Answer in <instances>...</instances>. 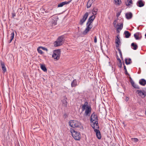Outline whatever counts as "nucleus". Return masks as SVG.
Returning a JSON list of instances; mask_svg holds the SVG:
<instances>
[{
  "instance_id": "1a4fd4ad",
  "label": "nucleus",
  "mask_w": 146,
  "mask_h": 146,
  "mask_svg": "<svg viewBox=\"0 0 146 146\" xmlns=\"http://www.w3.org/2000/svg\"><path fill=\"white\" fill-rule=\"evenodd\" d=\"M95 17V16L94 15H92L90 16L88 19V21L87 23V25L88 24H92Z\"/></svg>"
},
{
  "instance_id": "c03bdc74",
  "label": "nucleus",
  "mask_w": 146,
  "mask_h": 146,
  "mask_svg": "<svg viewBox=\"0 0 146 146\" xmlns=\"http://www.w3.org/2000/svg\"><path fill=\"white\" fill-rule=\"evenodd\" d=\"M12 17L13 18H14V17L16 15V14L14 12H12Z\"/></svg>"
},
{
  "instance_id": "4be33fe9",
  "label": "nucleus",
  "mask_w": 146,
  "mask_h": 146,
  "mask_svg": "<svg viewBox=\"0 0 146 146\" xmlns=\"http://www.w3.org/2000/svg\"><path fill=\"white\" fill-rule=\"evenodd\" d=\"M125 63L126 65L130 64L132 63V61L130 58H129L128 59L126 58L125 60Z\"/></svg>"
},
{
  "instance_id": "bf43d9fd",
  "label": "nucleus",
  "mask_w": 146,
  "mask_h": 146,
  "mask_svg": "<svg viewBox=\"0 0 146 146\" xmlns=\"http://www.w3.org/2000/svg\"><path fill=\"white\" fill-rule=\"evenodd\" d=\"M45 12L46 13H48L49 12V11H47V10H46V11H45Z\"/></svg>"
},
{
  "instance_id": "58836bf2",
  "label": "nucleus",
  "mask_w": 146,
  "mask_h": 146,
  "mask_svg": "<svg viewBox=\"0 0 146 146\" xmlns=\"http://www.w3.org/2000/svg\"><path fill=\"white\" fill-rule=\"evenodd\" d=\"M117 49L118 50L119 52L120 56H122V55L121 50L119 48H117Z\"/></svg>"
},
{
  "instance_id": "864d4df0",
  "label": "nucleus",
  "mask_w": 146,
  "mask_h": 146,
  "mask_svg": "<svg viewBox=\"0 0 146 146\" xmlns=\"http://www.w3.org/2000/svg\"><path fill=\"white\" fill-rule=\"evenodd\" d=\"M129 80H130V82L131 81H133V80L132 79V78H131V77H130L129 78Z\"/></svg>"
},
{
  "instance_id": "0e129e2a",
  "label": "nucleus",
  "mask_w": 146,
  "mask_h": 146,
  "mask_svg": "<svg viewBox=\"0 0 146 146\" xmlns=\"http://www.w3.org/2000/svg\"><path fill=\"white\" fill-rule=\"evenodd\" d=\"M82 129H84V128H83V127L82 126Z\"/></svg>"
},
{
  "instance_id": "de8ad7c7",
  "label": "nucleus",
  "mask_w": 146,
  "mask_h": 146,
  "mask_svg": "<svg viewBox=\"0 0 146 146\" xmlns=\"http://www.w3.org/2000/svg\"><path fill=\"white\" fill-rule=\"evenodd\" d=\"M123 65L124 68V70H127L126 67L125 66V65L124 63L123 62Z\"/></svg>"
},
{
  "instance_id": "6e6552de",
  "label": "nucleus",
  "mask_w": 146,
  "mask_h": 146,
  "mask_svg": "<svg viewBox=\"0 0 146 146\" xmlns=\"http://www.w3.org/2000/svg\"><path fill=\"white\" fill-rule=\"evenodd\" d=\"M72 0H70L68 1H64L58 4L57 5L58 7H62L64 5H67L70 3Z\"/></svg>"
},
{
  "instance_id": "4d7b16f0",
  "label": "nucleus",
  "mask_w": 146,
  "mask_h": 146,
  "mask_svg": "<svg viewBox=\"0 0 146 146\" xmlns=\"http://www.w3.org/2000/svg\"><path fill=\"white\" fill-rule=\"evenodd\" d=\"M120 56V57L121 58V59L122 60H123V57L122 56H122Z\"/></svg>"
},
{
  "instance_id": "c85d7f7f",
  "label": "nucleus",
  "mask_w": 146,
  "mask_h": 146,
  "mask_svg": "<svg viewBox=\"0 0 146 146\" xmlns=\"http://www.w3.org/2000/svg\"><path fill=\"white\" fill-rule=\"evenodd\" d=\"M94 125H95V124H96V128H97V129H98L99 130V124L98 123V120L95 121V122H94Z\"/></svg>"
},
{
  "instance_id": "412c9836",
  "label": "nucleus",
  "mask_w": 146,
  "mask_h": 146,
  "mask_svg": "<svg viewBox=\"0 0 146 146\" xmlns=\"http://www.w3.org/2000/svg\"><path fill=\"white\" fill-rule=\"evenodd\" d=\"M58 17H56L54 18L53 19H52L51 21L52 24L54 25H56L57 24V21H58Z\"/></svg>"
},
{
  "instance_id": "dca6fc26",
  "label": "nucleus",
  "mask_w": 146,
  "mask_h": 146,
  "mask_svg": "<svg viewBox=\"0 0 146 146\" xmlns=\"http://www.w3.org/2000/svg\"><path fill=\"white\" fill-rule=\"evenodd\" d=\"M139 84L142 86H145L146 84V80L144 79H141L139 81Z\"/></svg>"
},
{
  "instance_id": "39448f33",
  "label": "nucleus",
  "mask_w": 146,
  "mask_h": 146,
  "mask_svg": "<svg viewBox=\"0 0 146 146\" xmlns=\"http://www.w3.org/2000/svg\"><path fill=\"white\" fill-rule=\"evenodd\" d=\"M87 27L84 31L83 32V34L84 35H85L88 33L90 30L92 28L93 26L92 24H88L87 25V23L86 24Z\"/></svg>"
},
{
  "instance_id": "a19ab883",
  "label": "nucleus",
  "mask_w": 146,
  "mask_h": 146,
  "mask_svg": "<svg viewBox=\"0 0 146 146\" xmlns=\"http://www.w3.org/2000/svg\"><path fill=\"white\" fill-rule=\"evenodd\" d=\"M116 58L117 60L119 62H120L121 61L120 59L119 58V57L117 55H116Z\"/></svg>"
},
{
  "instance_id": "ea45409f",
  "label": "nucleus",
  "mask_w": 146,
  "mask_h": 146,
  "mask_svg": "<svg viewBox=\"0 0 146 146\" xmlns=\"http://www.w3.org/2000/svg\"><path fill=\"white\" fill-rule=\"evenodd\" d=\"M121 12V11L119 12H118L117 13L116 15V17H118L119 16V15H120Z\"/></svg>"
},
{
  "instance_id": "49530a36",
  "label": "nucleus",
  "mask_w": 146,
  "mask_h": 146,
  "mask_svg": "<svg viewBox=\"0 0 146 146\" xmlns=\"http://www.w3.org/2000/svg\"><path fill=\"white\" fill-rule=\"evenodd\" d=\"M97 42V37L96 36H94V42L95 43H96Z\"/></svg>"
},
{
  "instance_id": "20e7f679",
  "label": "nucleus",
  "mask_w": 146,
  "mask_h": 146,
  "mask_svg": "<svg viewBox=\"0 0 146 146\" xmlns=\"http://www.w3.org/2000/svg\"><path fill=\"white\" fill-rule=\"evenodd\" d=\"M63 39V36H60L58 37L57 41H55L54 42L56 43L54 44L55 46H58L62 45V42Z\"/></svg>"
},
{
  "instance_id": "2eb2a0df",
  "label": "nucleus",
  "mask_w": 146,
  "mask_h": 146,
  "mask_svg": "<svg viewBox=\"0 0 146 146\" xmlns=\"http://www.w3.org/2000/svg\"><path fill=\"white\" fill-rule=\"evenodd\" d=\"M1 65V68L3 71V72L5 73L6 71V69L4 63L2 61H0Z\"/></svg>"
},
{
  "instance_id": "72a5a7b5",
  "label": "nucleus",
  "mask_w": 146,
  "mask_h": 146,
  "mask_svg": "<svg viewBox=\"0 0 146 146\" xmlns=\"http://www.w3.org/2000/svg\"><path fill=\"white\" fill-rule=\"evenodd\" d=\"M132 141L135 142H137L139 141L138 139L136 138H131Z\"/></svg>"
},
{
  "instance_id": "393cba45",
  "label": "nucleus",
  "mask_w": 146,
  "mask_h": 146,
  "mask_svg": "<svg viewBox=\"0 0 146 146\" xmlns=\"http://www.w3.org/2000/svg\"><path fill=\"white\" fill-rule=\"evenodd\" d=\"M98 9L97 8H94L92 10V14L93 15H96L97 13Z\"/></svg>"
},
{
  "instance_id": "bb28decb",
  "label": "nucleus",
  "mask_w": 146,
  "mask_h": 146,
  "mask_svg": "<svg viewBox=\"0 0 146 146\" xmlns=\"http://www.w3.org/2000/svg\"><path fill=\"white\" fill-rule=\"evenodd\" d=\"M117 29L119 30H121L123 27V23H121V24L120 25H119L118 24H117Z\"/></svg>"
},
{
  "instance_id": "473e14b6",
  "label": "nucleus",
  "mask_w": 146,
  "mask_h": 146,
  "mask_svg": "<svg viewBox=\"0 0 146 146\" xmlns=\"http://www.w3.org/2000/svg\"><path fill=\"white\" fill-rule=\"evenodd\" d=\"M116 38L115 39V43H118L119 41H120L119 37V35H118L116 37Z\"/></svg>"
},
{
  "instance_id": "ddd939ff",
  "label": "nucleus",
  "mask_w": 146,
  "mask_h": 146,
  "mask_svg": "<svg viewBox=\"0 0 146 146\" xmlns=\"http://www.w3.org/2000/svg\"><path fill=\"white\" fill-rule=\"evenodd\" d=\"M64 99L62 100V102L63 105L65 107H66L67 106V102L66 101L67 98L66 96H64Z\"/></svg>"
},
{
  "instance_id": "052dcab7",
  "label": "nucleus",
  "mask_w": 146,
  "mask_h": 146,
  "mask_svg": "<svg viewBox=\"0 0 146 146\" xmlns=\"http://www.w3.org/2000/svg\"><path fill=\"white\" fill-rule=\"evenodd\" d=\"M114 26L115 28H116L117 27V25L116 24L115 25H114Z\"/></svg>"
},
{
  "instance_id": "680f3d73",
  "label": "nucleus",
  "mask_w": 146,
  "mask_h": 146,
  "mask_svg": "<svg viewBox=\"0 0 146 146\" xmlns=\"http://www.w3.org/2000/svg\"><path fill=\"white\" fill-rule=\"evenodd\" d=\"M96 0H91V1H92V2H93L95 1Z\"/></svg>"
},
{
  "instance_id": "0eeeda50",
  "label": "nucleus",
  "mask_w": 146,
  "mask_h": 146,
  "mask_svg": "<svg viewBox=\"0 0 146 146\" xmlns=\"http://www.w3.org/2000/svg\"><path fill=\"white\" fill-rule=\"evenodd\" d=\"M89 15L88 12H86L83 16L82 18L80 19L79 24L81 25H82L83 23L86 20Z\"/></svg>"
},
{
  "instance_id": "9b49d317",
  "label": "nucleus",
  "mask_w": 146,
  "mask_h": 146,
  "mask_svg": "<svg viewBox=\"0 0 146 146\" xmlns=\"http://www.w3.org/2000/svg\"><path fill=\"white\" fill-rule=\"evenodd\" d=\"M53 53L56 54L57 55L56 56H57V57H56V58L60 57L61 53L60 50V49L55 50H54Z\"/></svg>"
},
{
  "instance_id": "cd10ccee",
  "label": "nucleus",
  "mask_w": 146,
  "mask_h": 146,
  "mask_svg": "<svg viewBox=\"0 0 146 146\" xmlns=\"http://www.w3.org/2000/svg\"><path fill=\"white\" fill-rule=\"evenodd\" d=\"M139 33H137L134 35V36L136 40H139L141 39L138 36Z\"/></svg>"
},
{
  "instance_id": "09e8293b",
  "label": "nucleus",
  "mask_w": 146,
  "mask_h": 146,
  "mask_svg": "<svg viewBox=\"0 0 146 146\" xmlns=\"http://www.w3.org/2000/svg\"><path fill=\"white\" fill-rule=\"evenodd\" d=\"M116 44V47L117 48H118L119 46L120 45V44H118V43H115Z\"/></svg>"
},
{
  "instance_id": "a18cd8bd",
  "label": "nucleus",
  "mask_w": 146,
  "mask_h": 146,
  "mask_svg": "<svg viewBox=\"0 0 146 146\" xmlns=\"http://www.w3.org/2000/svg\"><path fill=\"white\" fill-rule=\"evenodd\" d=\"M125 73L126 75L130 76L129 74L127 72V70H125Z\"/></svg>"
},
{
  "instance_id": "338daca9",
  "label": "nucleus",
  "mask_w": 146,
  "mask_h": 146,
  "mask_svg": "<svg viewBox=\"0 0 146 146\" xmlns=\"http://www.w3.org/2000/svg\"><path fill=\"white\" fill-rule=\"evenodd\" d=\"M15 31V32L17 34V32H16Z\"/></svg>"
},
{
  "instance_id": "7c9ffc66",
  "label": "nucleus",
  "mask_w": 146,
  "mask_h": 146,
  "mask_svg": "<svg viewBox=\"0 0 146 146\" xmlns=\"http://www.w3.org/2000/svg\"><path fill=\"white\" fill-rule=\"evenodd\" d=\"M57 55L56 54H54V53H53V54L52 55V58H54L55 59H56V60H58L59 59L60 57H59L58 58H56V57Z\"/></svg>"
},
{
  "instance_id": "3c124183",
  "label": "nucleus",
  "mask_w": 146,
  "mask_h": 146,
  "mask_svg": "<svg viewBox=\"0 0 146 146\" xmlns=\"http://www.w3.org/2000/svg\"><path fill=\"white\" fill-rule=\"evenodd\" d=\"M117 21V20H114V21L113 22L114 25H115L116 24Z\"/></svg>"
},
{
  "instance_id": "774afa93",
  "label": "nucleus",
  "mask_w": 146,
  "mask_h": 146,
  "mask_svg": "<svg viewBox=\"0 0 146 146\" xmlns=\"http://www.w3.org/2000/svg\"><path fill=\"white\" fill-rule=\"evenodd\" d=\"M139 116H141V115H139Z\"/></svg>"
},
{
  "instance_id": "f03ea898",
  "label": "nucleus",
  "mask_w": 146,
  "mask_h": 146,
  "mask_svg": "<svg viewBox=\"0 0 146 146\" xmlns=\"http://www.w3.org/2000/svg\"><path fill=\"white\" fill-rule=\"evenodd\" d=\"M70 133L74 138L76 140H80V132H78L75 131L73 128H70Z\"/></svg>"
},
{
  "instance_id": "c756f323",
  "label": "nucleus",
  "mask_w": 146,
  "mask_h": 146,
  "mask_svg": "<svg viewBox=\"0 0 146 146\" xmlns=\"http://www.w3.org/2000/svg\"><path fill=\"white\" fill-rule=\"evenodd\" d=\"M132 86L134 87V88L137 89H140V88L139 87L136 85L134 82L132 84H131Z\"/></svg>"
},
{
  "instance_id": "4468645a",
  "label": "nucleus",
  "mask_w": 146,
  "mask_h": 146,
  "mask_svg": "<svg viewBox=\"0 0 146 146\" xmlns=\"http://www.w3.org/2000/svg\"><path fill=\"white\" fill-rule=\"evenodd\" d=\"M137 5L139 7H142L145 5V3L142 0H139L137 3Z\"/></svg>"
},
{
  "instance_id": "5fc2aeb1",
  "label": "nucleus",
  "mask_w": 146,
  "mask_h": 146,
  "mask_svg": "<svg viewBox=\"0 0 146 146\" xmlns=\"http://www.w3.org/2000/svg\"><path fill=\"white\" fill-rule=\"evenodd\" d=\"M13 40V39H12L11 38L10 40L9 41V43H11V41H12Z\"/></svg>"
},
{
  "instance_id": "b1692460",
  "label": "nucleus",
  "mask_w": 146,
  "mask_h": 146,
  "mask_svg": "<svg viewBox=\"0 0 146 146\" xmlns=\"http://www.w3.org/2000/svg\"><path fill=\"white\" fill-rule=\"evenodd\" d=\"M125 3L126 5L128 6L133 4V2L132 0H127V2Z\"/></svg>"
},
{
  "instance_id": "13d9d810",
  "label": "nucleus",
  "mask_w": 146,
  "mask_h": 146,
  "mask_svg": "<svg viewBox=\"0 0 146 146\" xmlns=\"http://www.w3.org/2000/svg\"><path fill=\"white\" fill-rule=\"evenodd\" d=\"M119 29H117V33H119Z\"/></svg>"
},
{
  "instance_id": "e2e57ef3",
  "label": "nucleus",
  "mask_w": 146,
  "mask_h": 146,
  "mask_svg": "<svg viewBox=\"0 0 146 146\" xmlns=\"http://www.w3.org/2000/svg\"><path fill=\"white\" fill-rule=\"evenodd\" d=\"M118 43L119 44H120L121 43V41H120H120H119L118 42Z\"/></svg>"
},
{
  "instance_id": "69168bd1",
  "label": "nucleus",
  "mask_w": 146,
  "mask_h": 146,
  "mask_svg": "<svg viewBox=\"0 0 146 146\" xmlns=\"http://www.w3.org/2000/svg\"><path fill=\"white\" fill-rule=\"evenodd\" d=\"M145 115H146V111H145Z\"/></svg>"
},
{
  "instance_id": "6e6d98bb",
  "label": "nucleus",
  "mask_w": 146,
  "mask_h": 146,
  "mask_svg": "<svg viewBox=\"0 0 146 146\" xmlns=\"http://www.w3.org/2000/svg\"><path fill=\"white\" fill-rule=\"evenodd\" d=\"M134 82L133 81L130 82V83L131 84H133Z\"/></svg>"
},
{
  "instance_id": "423d86ee",
  "label": "nucleus",
  "mask_w": 146,
  "mask_h": 146,
  "mask_svg": "<svg viewBox=\"0 0 146 146\" xmlns=\"http://www.w3.org/2000/svg\"><path fill=\"white\" fill-rule=\"evenodd\" d=\"M90 120L91 123L94 121H95L98 120V117L94 112L92 113L90 116Z\"/></svg>"
},
{
  "instance_id": "f8f14e48",
  "label": "nucleus",
  "mask_w": 146,
  "mask_h": 146,
  "mask_svg": "<svg viewBox=\"0 0 146 146\" xmlns=\"http://www.w3.org/2000/svg\"><path fill=\"white\" fill-rule=\"evenodd\" d=\"M94 132L96 133L97 138L100 139L101 138V135L100 131L98 129H95Z\"/></svg>"
},
{
  "instance_id": "f3484780",
  "label": "nucleus",
  "mask_w": 146,
  "mask_h": 146,
  "mask_svg": "<svg viewBox=\"0 0 146 146\" xmlns=\"http://www.w3.org/2000/svg\"><path fill=\"white\" fill-rule=\"evenodd\" d=\"M126 18L127 19H131L133 16V14L131 12L127 13L125 15Z\"/></svg>"
},
{
  "instance_id": "c9c22d12",
  "label": "nucleus",
  "mask_w": 146,
  "mask_h": 146,
  "mask_svg": "<svg viewBox=\"0 0 146 146\" xmlns=\"http://www.w3.org/2000/svg\"><path fill=\"white\" fill-rule=\"evenodd\" d=\"M91 124V126L92 128L94 129V131L95 129H98L97 128H95V126L94 125V122H92Z\"/></svg>"
},
{
  "instance_id": "f257e3e1",
  "label": "nucleus",
  "mask_w": 146,
  "mask_h": 146,
  "mask_svg": "<svg viewBox=\"0 0 146 146\" xmlns=\"http://www.w3.org/2000/svg\"><path fill=\"white\" fill-rule=\"evenodd\" d=\"M82 111L85 110L84 114V116H90L92 108L89 105L87 101L85 102L84 104L82 106Z\"/></svg>"
},
{
  "instance_id": "6ab92c4d",
  "label": "nucleus",
  "mask_w": 146,
  "mask_h": 146,
  "mask_svg": "<svg viewBox=\"0 0 146 146\" xmlns=\"http://www.w3.org/2000/svg\"><path fill=\"white\" fill-rule=\"evenodd\" d=\"M132 48L134 50H136L138 48L137 44L134 42L132 43L131 44Z\"/></svg>"
},
{
  "instance_id": "2f4dec72",
  "label": "nucleus",
  "mask_w": 146,
  "mask_h": 146,
  "mask_svg": "<svg viewBox=\"0 0 146 146\" xmlns=\"http://www.w3.org/2000/svg\"><path fill=\"white\" fill-rule=\"evenodd\" d=\"M115 4L118 5H120L121 3V0H114Z\"/></svg>"
},
{
  "instance_id": "e433bc0d",
  "label": "nucleus",
  "mask_w": 146,
  "mask_h": 146,
  "mask_svg": "<svg viewBox=\"0 0 146 146\" xmlns=\"http://www.w3.org/2000/svg\"><path fill=\"white\" fill-rule=\"evenodd\" d=\"M11 36L10 37L12 39H13L14 37V33L13 31L11 33Z\"/></svg>"
},
{
  "instance_id": "a878e982",
  "label": "nucleus",
  "mask_w": 146,
  "mask_h": 146,
  "mask_svg": "<svg viewBox=\"0 0 146 146\" xmlns=\"http://www.w3.org/2000/svg\"><path fill=\"white\" fill-rule=\"evenodd\" d=\"M91 1V0H89L88 1L87 3V8H89L91 6V5L92 4V3H93V2Z\"/></svg>"
},
{
  "instance_id": "5701e85b",
  "label": "nucleus",
  "mask_w": 146,
  "mask_h": 146,
  "mask_svg": "<svg viewBox=\"0 0 146 146\" xmlns=\"http://www.w3.org/2000/svg\"><path fill=\"white\" fill-rule=\"evenodd\" d=\"M72 87H75L77 85V81L76 79H75L72 81L71 84Z\"/></svg>"
},
{
  "instance_id": "79ce46f5",
  "label": "nucleus",
  "mask_w": 146,
  "mask_h": 146,
  "mask_svg": "<svg viewBox=\"0 0 146 146\" xmlns=\"http://www.w3.org/2000/svg\"><path fill=\"white\" fill-rule=\"evenodd\" d=\"M141 90L145 94H146V88H145L144 89Z\"/></svg>"
},
{
  "instance_id": "f704fd0d",
  "label": "nucleus",
  "mask_w": 146,
  "mask_h": 146,
  "mask_svg": "<svg viewBox=\"0 0 146 146\" xmlns=\"http://www.w3.org/2000/svg\"><path fill=\"white\" fill-rule=\"evenodd\" d=\"M40 48H39V47L37 48V51H38V52L40 54H42L43 52L40 49Z\"/></svg>"
},
{
  "instance_id": "a211bd4d",
  "label": "nucleus",
  "mask_w": 146,
  "mask_h": 146,
  "mask_svg": "<svg viewBox=\"0 0 146 146\" xmlns=\"http://www.w3.org/2000/svg\"><path fill=\"white\" fill-rule=\"evenodd\" d=\"M124 34L125 35V37L126 38H129L131 35V34L128 31H125Z\"/></svg>"
},
{
  "instance_id": "7ed1b4c3",
  "label": "nucleus",
  "mask_w": 146,
  "mask_h": 146,
  "mask_svg": "<svg viewBox=\"0 0 146 146\" xmlns=\"http://www.w3.org/2000/svg\"><path fill=\"white\" fill-rule=\"evenodd\" d=\"M69 125L72 127H79L80 123L77 120H70L69 121Z\"/></svg>"
},
{
  "instance_id": "603ef678",
  "label": "nucleus",
  "mask_w": 146,
  "mask_h": 146,
  "mask_svg": "<svg viewBox=\"0 0 146 146\" xmlns=\"http://www.w3.org/2000/svg\"><path fill=\"white\" fill-rule=\"evenodd\" d=\"M129 100V98L128 97H126V98L125 100L126 101V102H127V101H128V100Z\"/></svg>"
},
{
  "instance_id": "9d476101",
  "label": "nucleus",
  "mask_w": 146,
  "mask_h": 146,
  "mask_svg": "<svg viewBox=\"0 0 146 146\" xmlns=\"http://www.w3.org/2000/svg\"><path fill=\"white\" fill-rule=\"evenodd\" d=\"M136 93H137L139 96L141 97L142 98H144L146 96V94H145L141 90H137Z\"/></svg>"
},
{
  "instance_id": "4c0bfd02",
  "label": "nucleus",
  "mask_w": 146,
  "mask_h": 146,
  "mask_svg": "<svg viewBox=\"0 0 146 146\" xmlns=\"http://www.w3.org/2000/svg\"><path fill=\"white\" fill-rule=\"evenodd\" d=\"M39 48H41L42 50H46V51H48V49L45 47L39 46Z\"/></svg>"
},
{
  "instance_id": "37998d69",
  "label": "nucleus",
  "mask_w": 146,
  "mask_h": 146,
  "mask_svg": "<svg viewBox=\"0 0 146 146\" xmlns=\"http://www.w3.org/2000/svg\"><path fill=\"white\" fill-rule=\"evenodd\" d=\"M118 66L120 68H121L122 67V63L121 61L120 62H119V63L118 64Z\"/></svg>"
},
{
  "instance_id": "8fccbe9b",
  "label": "nucleus",
  "mask_w": 146,
  "mask_h": 146,
  "mask_svg": "<svg viewBox=\"0 0 146 146\" xmlns=\"http://www.w3.org/2000/svg\"><path fill=\"white\" fill-rule=\"evenodd\" d=\"M64 117L65 118L68 117L67 114L66 113H64Z\"/></svg>"
},
{
  "instance_id": "aec40b11",
  "label": "nucleus",
  "mask_w": 146,
  "mask_h": 146,
  "mask_svg": "<svg viewBox=\"0 0 146 146\" xmlns=\"http://www.w3.org/2000/svg\"><path fill=\"white\" fill-rule=\"evenodd\" d=\"M40 65L41 69L44 72H46L47 71V69L45 65L44 64H40Z\"/></svg>"
}]
</instances>
